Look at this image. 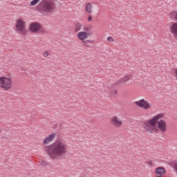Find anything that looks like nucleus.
<instances>
[{
    "instance_id": "1",
    "label": "nucleus",
    "mask_w": 177,
    "mask_h": 177,
    "mask_svg": "<svg viewBox=\"0 0 177 177\" xmlns=\"http://www.w3.org/2000/svg\"><path fill=\"white\" fill-rule=\"evenodd\" d=\"M44 151L49 156L51 160H59L67 153V147L62 141L55 142L53 144L46 146Z\"/></svg>"
},
{
    "instance_id": "2",
    "label": "nucleus",
    "mask_w": 177,
    "mask_h": 177,
    "mask_svg": "<svg viewBox=\"0 0 177 177\" xmlns=\"http://www.w3.org/2000/svg\"><path fill=\"white\" fill-rule=\"evenodd\" d=\"M56 9V3L52 0H42L36 6V10L39 13H53Z\"/></svg>"
},
{
    "instance_id": "3",
    "label": "nucleus",
    "mask_w": 177,
    "mask_h": 177,
    "mask_svg": "<svg viewBox=\"0 0 177 177\" xmlns=\"http://www.w3.org/2000/svg\"><path fill=\"white\" fill-rule=\"evenodd\" d=\"M164 118V113H159L152 118L151 120L144 122L143 128L146 130V132H158V129L156 127L158 123V120Z\"/></svg>"
},
{
    "instance_id": "4",
    "label": "nucleus",
    "mask_w": 177,
    "mask_h": 177,
    "mask_svg": "<svg viewBox=\"0 0 177 177\" xmlns=\"http://www.w3.org/2000/svg\"><path fill=\"white\" fill-rule=\"evenodd\" d=\"M0 88L4 91H9L12 88V78L5 76L0 77Z\"/></svg>"
},
{
    "instance_id": "5",
    "label": "nucleus",
    "mask_w": 177,
    "mask_h": 177,
    "mask_svg": "<svg viewBox=\"0 0 177 177\" xmlns=\"http://www.w3.org/2000/svg\"><path fill=\"white\" fill-rule=\"evenodd\" d=\"M16 31L18 34H21L23 37H26L27 35V30H26V22H24L22 19L17 20V24L15 26Z\"/></svg>"
},
{
    "instance_id": "6",
    "label": "nucleus",
    "mask_w": 177,
    "mask_h": 177,
    "mask_svg": "<svg viewBox=\"0 0 177 177\" xmlns=\"http://www.w3.org/2000/svg\"><path fill=\"white\" fill-rule=\"evenodd\" d=\"M29 30H30V32H33L34 34H35V32H38V31L40 32H45V30L42 28L41 24L38 22H33L30 24L29 26Z\"/></svg>"
},
{
    "instance_id": "7",
    "label": "nucleus",
    "mask_w": 177,
    "mask_h": 177,
    "mask_svg": "<svg viewBox=\"0 0 177 177\" xmlns=\"http://www.w3.org/2000/svg\"><path fill=\"white\" fill-rule=\"evenodd\" d=\"M135 104L136 106H138V107H140L141 109H145V110H149V109H150V104L145 99L136 101L135 102Z\"/></svg>"
},
{
    "instance_id": "8",
    "label": "nucleus",
    "mask_w": 177,
    "mask_h": 177,
    "mask_svg": "<svg viewBox=\"0 0 177 177\" xmlns=\"http://www.w3.org/2000/svg\"><path fill=\"white\" fill-rule=\"evenodd\" d=\"M158 128L161 132H167V122L165 120L159 119L157 123Z\"/></svg>"
},
{
    "instance_id": "9",
    "label": "nucleus",
    "mask_w": 177,
    "mask_h": 177,
    "mask_svg": "<svg viewBox=\"0 0 177 177\" xmlns=\"http://www.w3.org/2000/svg\"><path fill=\"white\" fill-rule=\"evenodd\" d=\"M111 125H113V127H115L116 128H120V127L122 125V122L118 120V117L115 116L111 118Z\"/></svg>"
},
{
    "instance_id": "10",
    "label": "nucleus",
    "mask_w": 177,
    "mask_h": 177,
    "mask_svg": "<svg viewBox=\"0 0 177 177\" xmlns=\"http://www.w3.org/2000/svg\"><path fill=\"white\" fill-rule=\"evenodd\" d=\"M91 34V32H80L79 33H77V37L80 41H84V39H86V38H88V37H90Z\"/></svg>"
},
{
    "instance_id": "11",
    "label": "nucleus",
    "mask_w": 177,
    "mask_h": 177,
    "mask_svg": "<svg viewBox=\"0 0 177 177\" xmlns=\"http://www.w3.org/2000/svg\"><path fill=\"white\" fill-rule=\"evenodd\" d=\"M165 168L162 167H157L155 170V174H156V177H164L165 175Z\"/></svg>"
},
{
    "instance_id": "12",
    "label": "nucleus",
    "mask_w": 177,
    "mask_h": 177,
    "mask_svg": "<svg viewBox=\"0 0 177 177\" xmlns=\"http://www.w3.org/2000/svg\"><path fill=\"white\" fill-rule=\"evenodd\" d=\"M170 32L173 34L175 38H177V22L174 23L170 28Z\"/></svg>"
},
{
    "instance_id": "13",
    "label": "nucleus",
    "mask_w": 177,
    "mask_h": 177,
    "mask_svg": "<svg viewBox=\"0 0 177 177\" xmlns=\"http://www.w3.org/2000/svg\"><path fill=\"white\" fill-rule=\"evenodd\" d=\"M113 86H115V88H122V86H124V82L120 79V80H118L116 82V83L115 84V85Z\"/></svg>"
},
{
    "instance_id": "14",
    "label": "nucleus",
    "mask_w": 177,
    "mask_h": 177,
    "mask_svg": "<svg viewBox=\"0 0 177 177\" xmlns=\"http://www.w3.org/2000/svg\"><path fill=\"white\" fill-rule=\"evenodd\" d=\"M81 28H82V25L80 23L77 22L75 25V32H78Z\"/></svg>"
},
{
    "instance_id": "15",
    "label": "nucleus",
    "mask_w": 177,
    "mask_h": 177,
    "mask_svg": "<svg viewBox=\"0 0 177 177\" xmlns=\"http://www.w3.org/2000/svg\"><path fill=\"white\" fill-rule=\"evenodd\" d=\"M86 12L87 13H92V4L88 3L86 6Z\"/></svg>"
},
{
    "instance_id": "16",
    "label": "nucleus",
    "mask_w": 177,
    "mask_h": 177,
    "mask_svg": "<svg viewBox=\"0 0 177 177\" xmlns=\"http://www.w3.org/2000/svg\"><path fill=\"white\" fill-rule=\"evenodd\" d=\"M169 17L171 19H175V20H177V12L173 11L169 14Z\"/></svg>"
},
{
    "instance_id": "17",
    "label": "nucleus",
    "mask_w": 177,
    "mask_h": 177,
    "mask_svg": "<svg viewBox=\"0 0 177 177\" xmlns=\"http://www.w3.org/2000/svg\"><path fill=\"white\" fill-rule=\"evenodd\" d=\"M131 78V76H124L120 79V80L123 82H127V81H129Z\"/></svg>"
},
{
    "instance_id": "18",
    "label": "nucleus",
    "mask_w": 177,
    "mask_h": 177,
    "mask_svg": "<svg viewBox=\"0 0 177 177\" xmlns=\"http://www.w3.org/2000/svg\"><path fill=\"white\" fill-rule=\"evenodd\" d=\"M50 142H52V141L50 140V138L48 137H47L44 139V140L43 141V143L44 145H49V143H50Z\"/></svg>"
},
{
    "instance_id": "19",
    "label": "nucleus",
    "mask_w": 177,
    "mask_h": 177,
    "mask_svg": "<svg viewBox=\"0 0 177 177\" xmlns=\"http://www.w3.org/2000/svg\"><path fill=\"white\" fill-rule=\"evenodd\" d=\"M39 2V0H32L30 2V6H35V5H37V3H38Z\"/></svg>"
},
{
    "instance_id": "20",
    "label": "nucleus",
    "mask_w": 177,
    "mask_h": 177,
    "mask_svg": "<svg viewBox=\"0 0 177 177\" xmlns=\"http://www.w3.org/2000/svg\"><path fill=\"white\" fill-rule=\"evenodd\" d=\"M56 136V133H53L50 134V136H48V139H50V140L52 142V140H53V139H55V137Z\"/></svg>"
},
{
    "instance_id": "21",
    "label": "nucleus",
    "mask_w": 177,
    "mask_h": 177,
    "mask_svg": "<svg viewBox=\"0 0 177 177\" xmlns=\"http://www.w3.org/2000/svg\"><path fill=\"white\" fill-rule=\"evenodd\" d=\"M84 32H89V31H91V28L88 27V26H84L83 28Z\"/></svg>"
},
{
    "instance_id": "22",
    "label": "nucleus",
    "mask_w": 177,
    "mask_h": 177,
    "mask_svg": "<svg viewBox=\"0 0 177 177\" xmlns=\"http://www.w3.org/2000/svg\"><path fill=\"white\" fill-rule=\"evenodd\" d=\"M41 164L43 167H46V165H48V163L44 160H41Z\"/></svg>"
},
{
    "instance_id": "23",
    "label": "nucleus",
    "mask_w": 177,
    "mask_h": 177,
    "mask_svg": "<svg viewBox=\"0 0 177 177\" xmlns=\"http://www.w3.org/2000/svg\"><path fill=\"white\" fill-rule=\"evenodd\" d=\"M107 41H108L109 42H113V41H114V39H113L111 37H109L107 38Z\"/></svg>"
},
{
    "instance_id": "24",
    "label": "nucleus",
    "mask_w": 177,
    "mask_h": 177,
    "mask_svg": "<svg viewBox=\"0 0 177 177\" xmlns=\"http://www.w3.org/2000/svg\"><path fill=\"white\" fill-rule=\"evenodd\" d=\"M48 55H49V53H48V52H44L43 53V56H44V57H48Z\"/></svg>"
},
{
    "instance_id": "25",
    "label": "nucleus",
    "mask_w": 177,
    "mask_h": 177,
    "mask_svg": "<svg viewBox=\"0 0 177 177\" xmlns=\"http://www.w3.org/2000/svg\"><path fill=\"white\" fill-rule=\"evenodd\" d=\"M83 45H84V46H89L88 45V41H83Z\"/></svg>"
},
{
    "instance_id": "26",
    "label": "nucleus",
    "mask_w": 177,
    "mask_h": 177,
    "mask_svg": "<svg viewBox=\"0 0 177 177\" xmlns=\"http://www.w3.org/2000/svg\"><path fill=\"white\" fill-rule=\"evenodd\" d=\"M147 164H148V165H149L150 167H151V165H153V162H151V161L147 162Z\"/></svg>"
},
{
    "instance_id": "27",
    "label": "nucleus",
    "mask_w": 177,
    "mask_h": 177,
    "mask_svg": "<svg viewBox=\"0 0 177 177\" xmlns=\"http://www.w3.org/2000/svg\"><path fill=\"white\" fill-rule=\"evenodd\" d=\"M87 21H92V16H89Z\"/></svg>"
},
{
    "instance_id": "28",
    "label": "nucleus",
    "mask_w": 177,
    "mask_h": 177,
    "mask_svg": "<svg viewBox=\"0 0 177 177\" xmlns=\"http://www.w3.org/2000/svg\"><path fill=\"white\" fill-rule=\"evenodd\" d=\"M87 41V43L89 42L90 44H91V42H93V41H91V40H87V41Z\"/></svg>"
},
{
    "instance_id": "29",
    "label": "nucleus",
    "mask_w": 177,
    "mask_h": 177,
    "mask_svg": "<svg viewBox=\"0 0 177 177\" xmlns=\"http://www.w3.org/2000/svg\"><path fill=\"white\" fill-rule=\"evenodd\" d=\"M113 93L117 94V90H115V91H113Z\"/></svg>"
},
{
    "instance_id": "30",
    "label": "nucleus",
    "mask_w": 177,
    "mask_h": 177,
    "mask_svg": "<svg viewBox=\"0 0 177 177\" xmlns=\"http://www.w3.org/2000/svg\"><path fill=\"white\" fill-rule=\"evenodd\" d=\"M39 1V2L41 1V0H38Z\"/></svg>"
}]
</instances>
